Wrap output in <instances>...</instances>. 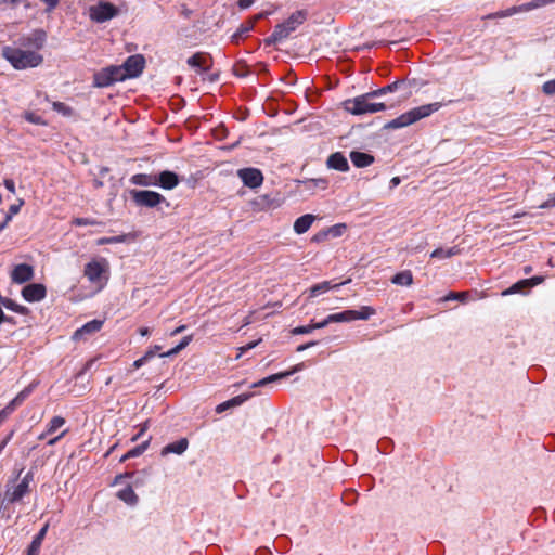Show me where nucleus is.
Wrapping results in <instances>:
<instances>
[{"mask_svg":"<svg viewBox=\"0 0 555 555\" xmlns=\"http://www.w3.org/2000/svg\"><path fill=\"white\" fill-rule=\"evenodd\" d=\"M237 177L245 186L250 189H257L263 183V175L258 168H241L237 170Z\"/></svg>","mask_w":555,"mask_h":555,"instance_id":"9b49d317","label":"nucleus"},{"mask_svg":"<svg viewBox=\"0 0 555 555\" xmlns=\"http://www.w3.org/2000/svg\"><path fill=\"white\" fill-rule=\"evenodd\" d=\"M251 396L250 395H238L232 399H230V404H231V408H235V406H238L241 404H243L245 401H247Z\"/></svg>","mask_w":555,"mask_h":555,"instance_id":"3c124183","label":"nucleus"},{"mask_svg":"<svg viewBox=\"0 0 555 555\" xmlns=\"http://www.w3.org/2000/svg\"><path fill=\"white\" fill-rule=\"evenodd\" d=\"M262 341L261 338L257 339V340H254V341H250L248 344H246L245 346H242L240 347L237 350H238V353L236 356V358H241L245 352H247L248 350H251L254 349L255 347H257L260 343Z\"/></svg>","mask_w":555,"mask_h":555,"instance_id":"de8ad7c7","label":"nucleus"},{"mask_svg":"<svg viewBox=\"0 0 555 555\" xmlns=\"http://www.w3.org/2000/svg\"><path fill=\"white\" fill-rule=\"evenodd\" d=\"M24 201L20 199L18 204H13L9 207V212L7 214V221H11L12 217L21 210V207L23 206Z\"/></svg>","mask_w":555,"mask_h":555,"instance_id":"603ef678","label":"nucleus"},{"mask_svg":"<svg viewBox=\"0 0 555 555\" xmlns=\"http://www.w3.org/2000/svg\"><path fill=\"white\" fill-rule=\"evenodd\" d=\"M126 80L120 66H108L93 75V87L105 88L117 81Z\"/></svg>","mask_w":555,"mask_h":555,"instance_id":"423d86ee","label":"nucleus"},{"mask_svg":"<svg viewBox=\"0 0 555 555\" xmlns=\"http://www.w3.org/2000/svg\"><path fill=\"white\" fill-rule=\"evenodd\" d=\"M120 67L122 74L126 75V79L135 78L142 74L145 67V59L141 54L130 55Z\"/></svg>","mask_w":555,"mask_h":555,"instance_id":"9d476101","label":"nucleus"},{"mask_svg":"<svg viewBox=\"0 0 555 555\" xmlns=\"http://www.w3.org/2000/svg\"><path fill=\"white\" fill-rule=\"evenodd\" d=\"M131 196L133 202L141 207L153 208L159 205L160 203L166 202V198L155 191L132 190Z\"/></svg>","mask_w":555,"mask_h":555,"instance_id":"0eeeda50","label":"nucleus"},{"mask_svg":"<svg viewBox=\"0 0 555 555\" xmlns=\"http://www.w3.org/2000/svg\"><path fill=\"white\" fill-rule=\"evenodd\" d=\"M230 408H231V404H230V401L228 400V401H224V402L218 404L216 406V412L217 413H222V412H224L225 410H228Z\"/></svg>","mask_w":555,"mask_h":555,"instance_id":"e2e57ef3","label":"nucleus"},{"mask_svg":"<svg viewBox=\"0 0 555 555\" xmlns=\"http://www.w3.org/2000/svg\"><path fill=\"white\" fill-rule=\"evenodd\" d=\"M46 33L41 29L35 30L30 36L23 40V46L35 47L36 49H41L46 41Z\"/></svg>","mask_w":555,"mask_h":555,"instance_id":"393cba45","label":"nucleus"},{"mask_svg":"<svg viewBox=\"0 0 555 555\" xmlns=\"http://www.w3.org/2000/svg\"><path fill=\"white\" fill-rule=\"evenodd\" d=\"M553 1L554 0H533L532 2L527 3V4H525V5H522V7L518 8V9H519V11H521V10L528 11V10H532V9H535V8L548 4V3L553 2Z\"/></svg>","mask_w":555,"mask_h":555,"instance_id":"37998d69","label":"nucleus"},{"mask_svg":"<svg viewBox=\"0 0 555 555\" xmlns=\"http://www.w3.org/2000/svg\"><path fill=\"white\" fill-rule=\"evenodd\" d=\"M65 423L66 421L62 416L52 417V420L47 424L46 434H55L60 428H62L65 425Z\"/></svg>","mask_w":555,"mask_h":555,"instance_id":"7c9ffc66","label":"nucleus"},{"mask_svg":"<svg viewBox=\"0 0 555 555\" xmlns=\"http://www.w3.org/2000/svg\"><path fill=\"white\" fill-rule=\"evenodd\" d=\"M542 92L545 95H555V79L547 80L542 85Z\"/></svg>","mask_w":555,"mask_h":555,"instance_id":"09e8293b","label":"nucleus"},{"mask_svg":"<svg viewBox=\"0 0 555 555\" xmlns=\"http://www.w3.org/2000/svg\"><path fill=\"white\" fill-rule=\"evenodd\" d=\"M317 344H318L317 341H309V343H307V344L299 345V346L297 347V349H296V350H297L298 352H301V351H305L306 349H308V348H310V347L315 346Z\"/></svg>","mask_w":555,"mask_h":555,"instance_id":"0e129e2a","label":"nucleus"},{"mask_svg":"<svg viewBox=\"0 0 555 555\" xmlns=\"http://www.w3.org/2000/svg\"><path fill=\"white\" fill-rule=\"evenodd\" d=\"M345 229V224H335L333 227L327 228L326 233L328 234V236L331 235L333 237H337L344 233Z\"/></svg>","mask_w":555,"mask_h":555,"instance_id":"49530a36","label":"nucleus"},{"mask_svg":"<svg viewBox=\"0 0 555 555\" xmlns=\"http://www.w3.org/2000/svg\"><path fill=\"white\" fill-rule=\"evenodd\" d=\"M400 85V81H395L390 85H387L383 88H379L377 90H374V91H371V94L374 95V98L376 96H379V95H383V94H386V93H389V92H393L398 89V86Z\"/></svg>","mask_w":555,"mask_h":555,"instance_id":"e433bc0d","label":"nucleus"},{"mask_svg":"<svg viewBox=\"0 0 555 555\" xmlns=\"http://www.w3.org/2000/svg\"><path fill=\"white\" fill-rule=\"evenodd\" d=\"M0 306L4 307L8 310H11V311H13L15 313L22 314V315L27 314L28 311H29L28 308H26L25 306L16 304L14 300H12L9 297H4L2 302L0 304Z\"/></svg>","mask_w":555,"mask_h":555,"instance_id":"c85d7f7f","label":"nucleus"},{"mask_svg":"<svg viewBox=\"0 0 555 555\" xmlns=\"http://www.w3.org/2000/svg\"><path fill=\"white\" fill-rule=\"evenodd\" d=\"M255 0H238L237 4L241 9H247L249 8Z\"/></svg>","mask_w":555,"mask_h":555,"instance_id":"69168bd1","label":"nucleus"},{"mask_svg":"<svg viewBox=\"0 0 555 555\" xmlns=\"http://www.w3.org/2000/svg\"><path fill=\"white\" fill-rule=\"evenodd\" d=\"M33 387L28 386L18 392L1 411L0 425L20 406L31 393Z\"/></svg>","mask_w":555,"mask_h":555,"instance_id":"f8f14e48","label":"nucleus"},{"mask_svg":"<svg viewBox=\"0 0 555 555\" xmlns=\"http://www.w3.org/2000/svg\"><path fill=\"white\" fill-rule=\"evenodd\" d=\"M192 341V335H188L182 338V340L172 349H170L167 352L160 353L162 358L165 357H171L180 352L182 349H184Z\"/></svg>","mask_w":555,"mask_h":555,"instance_id":"2f4dec72","label":"nucleus"},{"mask_svg":"<svg viewBox=\"0 0 555 555\" xmlns=\"http://www.w3.org/2000/svg\"><path fill=\"white\" fill-rule=\"evenodd\" d=\"M150 440H151V438H149L147 440L143 441L141 444L129 450L126 454H124L121 456L120 462H125L128 459H132V457H137V456L141 455L147 449V447L150 444Z\"/></svg>","mask_w":555,"mask_h":555,"instance_id":"c756f323","label":"nucleus"},{"mask_svg":"<svg viewBox=\"0 0 555 555\" xmlns=\"http://www.w3.org/2000/svg\"><path fill=\"white\" fill-rule=\"evenodd\" d=\"M517 12H519V9L517 7H512L504 11H498L495 13L488 14L483 18H503V17L511 16Z\"/></svg>","mask_w":555,"mask_h":555,"instance_id":"c9c22d12","label":"nucleus"},{"mask_svg":"<svg viewBox=\"0 0 555 555\" xmlns=\"http://www.w3.org/2000/svg\"><path fill=\"white\" fill-rule=\"evenodd\" d=\"M3 184L9 192H11L12 194L15 193V183L12 179H5Z\"/></svg>","mask_w":555,"mask_h":555,"instance_id":"bf43d9fd","label":"nucleus"},{"mask_svg":"<svg viewBox=\"0 0 555 555\" xmlns=\"http://www.w3.org/2000/svg\"><path fill=\"white\" fill-rule=\"evenodd\" d=\"M330 323H333V321H330V315H327L323 321L313 323L314 330L317 328H323Z\"/></svg>","mask_w":555,"mask_h":555,"instance_id":"052dcab7","label":"nucleus"},{"mask_svg":"<svg viewBox=\"0 0 555 555\" xmlns=\"http://www.w3.org/2000/svg\"><path fill=\"white\" fill-rule=\"evenodd\" d=\"M33 481V474L28 472L18 483L7 485L3 495H0V508H7L10 504L21 501L28 492Z\"/></svg>","mask_w":555,"mask_h":555,"instance_id":"39448f33","label":"nucleus"},{"mask_svg":"<svg viewBox=\"0 0 555 555\" xmlns=\"http://www.w3.org/2000/svg\"><path fill=\"white\" fill-rule=\"evenodd\" d=\"M158 350H160V347L156 345V346H154V347H153V349L147 350V351L145 352V354H144V356H142V357H143V358H146V362H147L150 359H152V358H154V357H155L156 351H158Z\"/></svg>","mask_w":555,"mask_h":555,"instance_id":"13d9d810","label":"nucleus"},{"mask_svg":"<svg viewBox=\"0 0 555 555\" xmlns=\"http://www.w3.org/2000/svg\"><path fill=\"white\" fill-rule=\"evenodd\" d=\"M468 294L466 292H462V293H449V295H447L444 297V300H453V299H460V300H464L465 297H467Z\"/></svg>","mask_w":555,"mask_h":555,"instance_id":"864d4df0","label":"nucleus"},{"mask_svg":"<svg viewBox=\"0 0 555 555\" xmlns=\"http://www.w3.org/2000/svg\"><path fill=\"white\" fill-rule=\"evenodd\" d=\"M34 267L27 263L16 264L10 273V278H33Z\"/></svg>","mask_w":555,"mask_h":555,"instance_id":"bb28decb","label":"nucleus"},{"mask_svg":"<svg viewBox=\"0 0 555 555\" xmlns=\"http://www.w3.org/2000/svg\"><path fill=\"white\" fill-rule=\"evenodd\" d=\"M543 280H518L517 283H515L511 287L504 289L501 293V295L507 296V295L517 294V293L526 294L527 292H525V289L531 288L532 286L538 285Z\"/></svg>","mask_w":555,"mask_h":555,"instance_id":"6ab92c4d","label":"nucleus"},{"mask_svg":"<svg viewBox=\"0 0 555 555\" xmlns=\"http://www.w3.org/2000/svg\"><path fill=\"white\" fill-rule=\"evenodd\" d=\"M249 73L250 70L246 64L237 63L233 67V74L236 77H246L247 75H249Z\"/></svg>","mask_w":555,"mask_h":555,"instance_id":"a19ab883","label":"nucleus"},{"mask_svg":"<svg viewBox=\"0 0 555 555\" xmlns=\"http://www.w3.org/2000/svg\"><path fill=\"white\" fill-rule=\"evenodd\" d=\"M117 498L130 506L137 505L139 498L131 486H126L117 492Z\"/></svg>","mask_w":555,"mask_h":555,"instance_id":"a878e982","label":"nucleus"},{"mask_svg":"<svg viewBox=\"0 0 555 555\" xmlns=\"http://www.w3.org/2000/svg\"><path fill=\"white\" fill-rule=\"evenodd\" d=\"M375 313L374 309L367 306L360 310H345L338 313L330 314V321L334 322H351L354 320H367Z\"/></svg>","mask_w":555,"mask_h":555,"instance_id":"6e6552de","label":"nucleus"},{"mask_svg":"<svg viewBox=\"0 0 555 555\" xmlns=\"http://www.w3.org/2000/svg\"><path fill=\"white\" fill-rule=\"evenodd\" d=\"M43 3L47 4V12H52L57 5L60 0H41Z\"/></svg>","mask_w":555,"mask_h":555,"instance_id":"6e6d98bb","label":"nucleus"},{"mask_svg":"<svg viewBox=\"0 0 555 555\" xmlns=\"http://www.w3.org/2000/svg\"><path fill=\"white\" fill-rule=\"evenodd\" d=\"M24 118L28 122L34 124V125H40V126H46L47 125V121L41 116L37 115L34 112H25L24 113Z\"/></svg>","mask_w":555,"mask_h":555,"instance_id":"58836bf2","label":"nucleus"},{"mask_svg":"<svg viewBox=\"0 0 555 555\" xmlns=\"http://www.w3.org/2000/svg\"><path fill=\"white\" fill-rule=\"evenodd\" d=\"M68 430L67 429H64L63 431H61L57 436L51 438L49 441H48V446H54L61 438H63L66 433Z\"/></svg>","mask_w":555,"mask_h":555,"instance_id":"680f3d73","label":"nucleus"},{"mask_svg":"<svg viewBox=\"0 0 555 555\" xmlns=\"http://www.w3.org/2000/svg\"><path fill=\"white\" fill-rule=\"evenodd\" d=\"M103 326V321L101 320H91L83 324L80 328L76 330L73 339L74 340H83L88 335L94 334L99 332Z\"/></svg>","mask_w":555,"mask_h":555,"instance_id":"dca6fc26","label":"nucleus"},{"mask_svg":"<svg viewBox=\"0 0 555 555\" xmlns=\"http://www.w3.org/2000/svg\"><path fill=\"white\" fill-rule=\"evenodd\" d=\"M328 168L347 172L349 170V164L347 158L341 152H335L331 154L326 160Z\"/></svg>","mask_w":555,"mask_h":555,"instance_id":"a211bd4d","label":"nucleus"},{"mask_svg":"<svg viewBox=\"0 0 555 555\" xmlns=\"http://www.w3.org/2000/svg\"><path fill=\"white\" fill-rule=\"evenodd\" d=\"M145 363H146V358L141 357V358H139L138 360H135V361L133 362V366H134L135 369H139V367H141L142 365H144Z\"/></svg>","mask_w":555,"mask_h":555,"instance_id":"774afa93","label":"nucleus"},{"mask_svg":"<svg viewBox=\"0 0 555 555\" xmlns=\"http://www.w3.org/2000/svg\"><path fill=\"white\" fill-rule=\"evenodd\" d=\"M307 18V13L302 10L294 12L285 22L278 24L273 33L266 39L267 44H274L286 39L296 28Z\"/></svg>","mask_w":555,"mask_h":555,"instance_id":"7ed1b4c3","label":"nucleus"},{"mask_svg":"<svg viewBox=\"0 0 555 555\" xmlns=\"http://www.w3.org/2000/svg\"><path fill=\"white\" fill-rule=\"evenodd\" d=\"M72 224H74L76 227H85V225H100V224H102V222L96 219L77 217L72 220Z\"/></svg>","mask_w":555,"mask_h":555,"instance_id":"4c0bfd02","label":"nucleus"},{"mask_svg":"<svg viewBox=\"0 0 555 555\" xmlns=\"http://www.w3.org/2000/svg\"><path fill=\"white\" fill-rule=\"evenodd\" d=\"M442 105L443 104L441 102H434V103L414 107V108L401 114L397 118L390 120L389 122H387L385 128L399 129V128L408 127L423 118L430 116L435 112L439 111L442 107Z\"/></svg>","mask_w":555,"mask_h":555,"instance_id":"f257e3e1","label":"nucleus"},{"mask_svg":"<svg viewBox=\"0 0 555 555\" xmlns=\"http://www.w3.org/2000/svg\"><path fill=\"white\" fill-rule=\"evenodd\" d=\"M188 446H189L188 439L182 438V439H180L178 441H175V442H171V443H168L167 446H165L162 449L160 454L163 456H165V455H167L169 453H175V454L181 455V454H183L186 451Z\"/></svg>","mask_w":555,"mask_h":555,"instance_id":"412c9836","label":"nucleus"},{"mask_svg":"<svg viewBox=\"0 0 555 555\" xmlns=\"http://www.w3.org/2000/svg\"><path fill=\"white\" fill-rule=\"evenodd\" d=\"M130 181L135 185H156V175L137 173L131 177Z\"/></svg>","mask_w":555,"mask_h":555,"instance_id":"cd10ccee","label":"nucleus"},{"mask_svg":"<svg viewBox=\"0 0 555 555\" xmlns=\"http://www.w3.org/2000/svg\"><path fill=\"white\" fill-rule=\"evenodd\" d=\"M49 529V522H47L39 532L34 537L28 550L27 555H38L42 545V541L46 538V534Z\"/></svg>","mask_w":555,"mask_h":555,"instance_id":"aec40b11","label":"nucleus"},{"mask_svg":"<svg viewBox=\"0 0 555 555\" xmlns=\"http://www.w3.org/2000/svg\"><path fill=\"white\" fill-rule=\"evenodd\" d=\"M555 207V194L551 195L544 203L540 205V208H552Z\"/></svg>","mask_w":555,"mask_h":555,"instance_id":"4d7b16f0","label":"nucleus"},{"mask_svg":"<svg viewBox=\"0 0 555 555\" xmlns=\"http://www.w3.org/2000/svg\"><path fill=\"white\" fill-rule=\"evenodd\" d=\"M273 203L274 201L271 199L269 195H260L254 201V205L260 209H269L271 207H275Z\"/></svg>","mask_w":555,"mask_h":555,"instance_id":"f704fd0d","label":"nucleus"},{"mask_svg":"<svg viewBox=\"0 0 555 555\" xmlns=\"http://www.w3.org/2000/svg\"><path fill=\"white\" fill-rule=\"evenodd\" d=\"M127 235H118V236H111V237H102L98 241L99 245L104 244H116V243H122L126 241Z\"/></svg>","mask_w":555,"mask_h":555,"instance_id":"79ce46f5","label":"nucleus"},{"mask_svg":"<svg viewBox=\"0 0 555 555\" xmlns=\"http://www.w3.org/2000/svg\"><path fill=\"white\" fill-rule=\"evenodd\" d=\"M314 219H315V217L311 214H306V215L297 218L296 221L294 222V231L297 234L306 233L310 229Z\"/></svg>","mask_w":555,"mask_h":555,"instance_id":"b1692460","label":"nucleus"},{"mask_svg":"<svg viewBox=\"0 0 555 555\" xmlns=\"http://www.w3.org/2000/svg\"><path fill=\"white\" fill-rule=\"evenodd\" d=\"M462 253V249L457 246H451V247H439L436 248L431 254L430 257L439 260H443L447 258H451L453 256L460 255Z\"/></svg>","mask_w":555,"mask_h":555,"instance_id":"5701e85b","label":"nucleus"},{"mask_svg":"<svg viewBox=\"0 0 555 555\" xmlns=\"http://www.w3.org/2000/svg\"><path fill=\"white\" fill-rule=\"evenodd\" d=\"M327 237H328V234L326 233V229H325V230H322V231L318 232L317 234H314L312 237V242L320 243V242L325 241Z\"/></svg>","mask_w":555,"mask_h":555,"instance_id":"5fc2aeb1","label":"nucleus"},{"mask_svg":"<svg viewBox=\"0 0 555 555\" xmlns=\"http://www.w3.org/2000/svg\"><path fill=\"white\" fill-rule=\"evenodd\" d=\"M254 28V22H249L248 25L242 26L233 36L232 41L237 42L240 38Z\"/></svg>","mask_w":555,"mask_h":555,"instance_id":"c03bdc74","label":"nucleus"},{"mask_svg":"<svg viewBox=\"0 0 555 555\" xmlns=\"http://www.w3.org/2000/svg\"><path fill=\"white\" fill-rule=\"evenodd\" d=\"M312 331H314V327H313V323L309 324V325H304V326H297V327H294L291 333L293 335H302V334H309L311 333Z\"/></svg>","mask_w":555,"mask_h":555,"instance_id":"8fccbe9b","label":"nucleus"},{"mask_svg":"<svg viewBox=\"0 0 555 555\" xmlns=\"http://www.w3.org/2000/svg\"><path fill=\"white\" fill-rule=\"evenodd\" d=\"M2 56L11 63L15 69H25L39 66L43 57L34 51H25L13 47H3Z\"/></svg>","mask_w":555,"mask_h":555,"instance_id":"f03ea898","label":"nucleus"},{"mask_svg":"<svg viewBox=\"0 0 555 555\" xmlns=\"http://www.w3.org/2000/svg\"><path fill=\"white\" fill-rule=\"evenodd\" d=\"M350 159L357 168H364L374 163V156L367 153L352 151Z\"/></svg>","mask_w":555,"mask_h":555,"instance_id":"4be33fe9","label":"nucleus"},{"mask_svg":"<svg viewBox=\"0 0 555 555\" xmlns=\"http://www.w3.org/2000/svg\"><path fill=\"white\" fill-rule=\"evenodd\" d=\"M278 380H281L280 376H279V373L276 374H273V375H270V376H267L256 383H253L250 385V388H257V387H263V386H267L273 382H278Z\"/></svg>","mask_w":555,"mask_h":555,"instance_id":"ea45409f","label":"nucleus"},{"mask_svg":"<svg viewBox=\"0 0 555 555\" xmlns=\"http://www.w3.org/2000/svg\"><path fill=\"white\" fill-rule=\"evenodd\" d=\"M52 108L65 117H70L74 114V109L63 102H59V101L52 102Z\"/></svg>","mask_w":555,"mask_h":555,"instance_id":"72a5a7b5","label":"nucleus"},{"mask_svg":"<svg viewBox=\"0 0 555 555\" xmlns=\"http://www.w3.org/2000/svg\"><path fill=\"white\" fill-rule=\"evenodd\" d=\"M338 286H339V284H336V285L333 286V288H336ZM331 288H332V286H331V284L327 281L319 283V284H317V285H314L313 287L310 288V297L319 296V295H321L323 293H326Z\"/></svg>","mask_w":555,"mask_h":555,"instance_id":"473e14b6","label":"nucleus"},{"mask_svg":"<svg viewBox=\"0 0 555 555\" xmlns=\"http://www.w3.org/2000/svg\"><path fill=\"white\" fill-rule=\"evenodd\" d=\"M109 270V263L105 258H95L91 260L85 267L86 278H101L107 274Z\"/></svg>","mask_w":555,"mask_h":555,"instance_id":"ddd939ff","label":"nucleus"},{"mask_svg":"<svg viewBox=\"0 0 555 555\" xmlns=\"http://www.w3.org/2000/svg\"><path fill=\"white\" fill-rule=\"evenodd\" d=\"M118 9L109 2H100L89 9L90 18L96 23H104L117 16Z\"/></svg>","mask_w":555,"mask_h":555,"instance_id":"1a4fd4ad","label":"nucleus"},{"mask_svg":"<svg viewBox=\"0 0 555 555\" xmlns=\"http://www.w3.org/2000/svg\"><path fill=\"white\" fill-rule=\"evenodd\" d=\"M372 99H374V95L367 92L354 99L347 100L345 102L346 109L352 115H363L383 112L387 108L385 103L372 102Z\"/></svg>","mask_w":555,"mask_h":555,"instance_id":"20e7f679","label":"nucleus"},{"mask_svg":"<svg viewBox=\"0 0 555 555\" xmlns=\"http://www.w3.org/2000/svg\"><path fill=\"white\" fill-rule=\"evenodd\" d=\"M393 283L402 285V286H410L413 282V280H391Z\"/></svg>","mask_w":555,"mask_h":555,"instance_id":"338daca9","label":"nucleus"},{"mask_svg":"<svg viewBox=\"0 0 555 555\" xmlns=\"http://www.w3.org/2000/svg\"><path fill=\"white\" fill-rule=\"evenodd\" d=\"M304 367H305L304 363H298V364L292 366L289 370H287L285 372H280L279 376H280L281 379L286 378V377H288V376H291V375H293L295 373H298V372L302 371Z\"/></svg>","mask_w":555,"mask_h":555,"instance_id":"a18cd8bd","label":"nucleus"},{"mask_svg":"<svg viewBox=\"0 0 555 555\" xmlns=\"http://www.w3.org/2000/svg\"><path fill=\"white\" fill-rule=\"evenodd\" d=\"M180 180L176 172L165 170L162 171L158 176H156V185L158 184L160 188L165 190H172L179 184Z\"/></svg>","mask_w":555,"mask_h":555,"instance_id":"f3484780","label":"nucleus"},{"mask_svg":"<svg viewBox=\"0 0 555 555\" xmlns=\"http://www.w3.org/2000/svg\"><path fill=\"white\" fill-rule=\"evenodd\" d=\"M188 65L196 68L198 73L208 72L212 66V59L208 53L197 52L186 61Z\"/></svg>","mask_w":555,"mask_h":555,"instance_id":"4468645a","label":"nucleus"},{"mask_svg":"<svg viewBox=\"0 0 555 555\" xmlns=\"http://www.w3.org/2000/svg\"><path fill=\"white\" fill-rule=\"evenodd\" d=\"M46 286L43 284H28L22 289L23 298L28 302H37L46 297Z\"/></svg>","mask_w":555,"mask_h":555,"instance_id":"2eb2a0df","label":"nucleus"}]
</instances>
